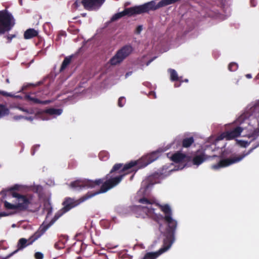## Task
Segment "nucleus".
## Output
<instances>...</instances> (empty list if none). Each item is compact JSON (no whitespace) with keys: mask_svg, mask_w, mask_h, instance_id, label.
Segmentation results:
<instances>
[{"mask_svg":"<svg viewBox=\"0 0 259 259\" xmlns=\"http://www.w3.org/2000/svg\"><path fill=\"white\" fill-rule=\"evenodd\" d=\"M137 161H132L124 165L122 163L115 164L110 172L106 175V178L109 179L101 185L99 190L94 192H88L77 200L71 197L65 198L62 203L63 207L55 213L53 218L47 225L50 228L59 218L73 208L96 195L105 193L117 185L121 181L125 175L134 170L133 168L135 166L137 165Z\"/></svg>","mask_w":259,"mask_h":259,"instance_id":"obj_1","label":"nucleus"},{"mask_svg":"<svg viewBox=\"0 0 259 259\" xmlns=\"http://www.w3.org/2000/svg\"><path fill=\"white\" fill-rule=\"evenodd\" d=\"M19 189V186L16 185L8 190H4L1 192L3 195L6 197H12L15 199L16 205L19 211L27 210L32 201L31 195H22L15 191Z\"/></svg>","mask_w":259,"mask_h":259,"instance_id":"obj_2","label":"nucleus"},{"mask_svg":"<svg viewBox=\"0 0 259 259\" xmlns=\"http://www.w3.org/2000/svg\"><path fill=\"white\" fill-rule=\"evenodd\" d=\"M49 228L47 224L44 223L28 239L24 238H20L17 243V249L12 253L8 254L4 259H8L13 255L17 252L19 250L23 249L24 248L33 244L36 240L40 237Z\"/></svg>","mask_w":259,"mask_h":259,"instance_id":"obj_3","label":"nucleus"},{"mask_svg":"<svg viewBox=\"0 0 259 259\" xmlns=\"http://www.w3.org/2000/svg\"><path fill=\"white\" fill-rule=\"evenodd\" d=\"M15 24V19L7 10L0 11V35L10 31Z\"/></svg>","mask_w":259,"mask_h":259,"instance_id":"obj_4","label":"nucleus"},{"mask_svg":"<svg viewBox=\"0 0 259 259\" xmlns=\"http://www.w3.org/2000/svg\"><path fill=\"white\" fill-rule=\"evenodd\" d=\"M259 146V144L253 148L249 149L246 152H243L242 154L237 156H231L229 158L221 160L218 163L211 165V168L214 170H217L221 168L225 167L230 166L234 163L239 162L242 160L245 156L249 155L252 151Z\"/></svg>","mask_w":259,"mask_h":259,"instance_id":"obj_5","label":"nucleus"},{"mask_svg":"<svg viewBox=\"0 0 259 259\" xmlns=\"http://www.w3.org/2000/svg\"><path fill=\"white\" fill-rule=\"evenodd\" d=\"M109 179V178H107L106 177L105 178L99 179L95 181L90 180H77L72 182L70 184V186L72 188H78L79 189H81L85 187L93 188L97 186H100L101 184L102 185L103 184Z\"/></svg>","mask_w":259,"mask_h":259,"instance_id":"obj_6","label":"nucleus"},{"mask_svg":"<svg viewBox=\"0 0 259 259\" xmlns=\"http://www.w3.org/2000/svg\"><path fill=\"white\" fill-rule=\"evenodd\" d=\"M106 0H76L72 5V8L76 10L81 4L85 10L91 11L99 10Z\"/></svg>","mask_w":259,"mask_h":259,"instance_id":"obj_7","label":"nucleus"},{"mask_svg":"<svg viewBox=\"0 0 259 259\" xmlns=\"http://www.w3.org/2000/svg\"><path fill=\"white\" fill-rule=\"evenodd\" d=\"M133 48L131 45H125L118 50L109 62L111 65H116L122 62L133 52Z\"/></svg>","mask_w":259,"mask_h":259,"instance_id":"obj_8","label":"nucleus"},{"mask_svg":"<svg viewBox=\"0 0 259 259\" xmlns=\"http://www.w3.org/2000/svg\"><path fill=\"white\" fill-rule=\"evenodd\" d=\"M180 0H161L157 4L155 1H151L149 2L145 3L147 12L149 13L150 11H155L160 8L166 6L167 5L175 4Z\"/></svg>","mask_w":259,"mask_h":259,"instance_id":"obj_9","label":"nucleus"},{"mask_svg":"<svg viewBox=\"0 0 259 259\" xmlns=\"http://www.w3.org/2000/svg\"><path fill=\"white\" fill-rule=\"evenodd\" d=\"M121 17L125 16L131 17L135 15L147 13L145 4L138 6L125 8L123 11L119 12Z\"/></svg>","mask_w":259,"mask_h":259,"instance_id":"obj_10","label":"nucleus"},{"mask_svg":"<svg viewBox=\"0 0 259 259\" xmlns=\"http://www.w3.org/2000/svg\"><path fill=\"white\" fill-rule=\"evenodd\" d=\"M243 128L240 126H237L232 130L223 133L219 137V140L226 139L227 140H232L240 136Z\"/></svg>","mask_w":259,"mask_h":259,"instance_id":"obj_11","label":"nucleus"},{"mask_svg":"<svg viewBox=\"0 0 259 259\" xmlns=\"http://www.w3.org/2000/svg\"><path fill=\"white\" fill-rule=\"evenodd\" d=\"M3 203L5 209L9 211V212H7L8 216L14 214L19 212L15 199L12 200V202H8L7 200H3Z\"/></svg>","mask_w":259,"mask_h":259,"instance_id":"obj_12","label":"nucleus"},{"mask_svg":"<svg viewBox=\"0 0 259 259\" xmlns=\"http://www.w3.org/2000/svg\"><path fill=\"white\" fill-rule=\"evenodd\" d=\"M171 160L175 163H183L191 160V157L180 152H177L172 154Z\"/></svg>","mask_w":259,"mask_h":259,"instance_id":"obj_13","label":"nucleus"},{"mask_svg":"<svg viewBox=\"0 0 259 259\" xmlns=\"http://www.w3.org/2000/svg\"><path fill=\"white\" fill-rule=\"evenodd\" d=\"M159 153L158 151H154L143 157L141 159L143 162V166H146L154 161L156 160L159 157Z\"/></svg>","mask_w":259,"mask_h":259,"instance_id":"obj_14","label":"nucleus"},{"mask_svg":"<svg viewBox=\"0 0 259 259\" xmlns=\"http://www.w3.org/2000/svg\"><path fill=\"white\" fill-rule=\"evenodd\" d=\"M207 158V157L204 152L198 150L192 158V163L194 165H199L202 163Z\"/></svg>","mask_w":259,"mask_h":259,"instance_id":"obj_15","label":"nucleus"},{"mask_svg":"<svg viewBox=\"0 0 259 259\" xmlns=\"http://www.w3.org/2000/svg\"><path fill=\"white\" fill-rule=\"evenodd\" d=\"M25 99L30 102H31L33 104H42L46 105L50 103L49 101L45 100L41 101L37 98H36V96L34 94H31L29 95H26L25 96Z\"/></svg>","mask_w":259,"mask_h":259,"instance_id":"obj_16","label":"nucleus"},{"mask_svg":"<svg viewBox=\"0 0 259 259\" xmlns=\"http://www.w3.org/2000/svg\"><path fill=\"white\" fill-rule=\"evenodd\" d=\"M38 32L33 28L27 29L24 33V37L26 39H31L38 35Z\"/></svg>","mask_w":259,"mask_h":259,"instance_id":"obj_17","label":"nucleus"},{"mask_svg":"<svg viewBox=\"0 0 259 259\" xmlns=\"http://www.w3.org/2000/svg\"><path fill=\"white\" fill-rule=\"evenodd\" d=\"M194 142V139L193 137L186 138L182 141V146L184 148L190 147Z\"/></svg>","mask_w":259,"mask_h":259,"instance_id":"obj_18","label":"nucleus"},{"mask_svg":"<svg viewBox=\"0 0 259 259\" xmlns=\"http://www.w3.org/2000/svg\"><path fill=\"white\" fill-rule=\"evenodd\" d=\"M62 112V110L60 109L49 108L45 111V113L50 115H59Z\"/></svg>","mask_w":259,"mask_h":259,"instance_id":"obj_19","label":"nucleus"},{"mask_svg":"<svg viewBox=\"0 0 259 259\" xmlns=\"http://www.w3.org/2000/svg\"><path fill=\"white\" fill-rule=\"evenodd\" d=\"M9 109L5 105L0 104V118L9 115Z\"/></svg>","mask_w":259,"mask_h":259,"instance_id":"obj_20","label":"nucleus"},{"mask_svg":"<svg viewBox=\"0 0 259 259\" xmlns=\"http://www.w3.org/2000/svg\"><path fill=\"white\" fill-rule=\"evenodd\" d=\"M168 72L170 74V79L172 81L180 80V78L179 77L178 73L175 69H169Z\"/></svg>","mask_w":259,"mask_h":259,"instance_id":"obj_21","label":"nucleus"},{"mask_svg":"<svg viewBox=\"0 0 259 259\" xmlns=\"http://www.w3.org/2000/svg\"><path fill=\"white\" fill-rule=\"evenodd\" d=\"M71 60V57H65L62 63V65L60 67V71H63L67 66L70 63Z\"/></svg>","mask_w":259,"mask_h":259,"instance_id":"obj_22","label":"nucleus"},{"mask_svg":"<svg viewBox=\"0 0 259 259\" xmlns=\"http://www.w3.org/2000/svg\"><path fill=\"white\" fill-rule=\"evenodd\" d=\"M99 157L101 160H106L109 157V154L106 151H101L99 154Z\"/></svg>","mask_w":259,"mask_h":259,"instance_id":"obj_23","label":"nucleus"},{"mask_svg":"<svg viewBox=\"0 0 259 259\" xmlns=\"http://www.w3.org/2000/svg\"><path fill=\"white\" fill-rule=\"evenodd\" d=\"M238 67V64L235 62H231L228 65V69L230 71H235L237 70Z\"/></svg>","mask_w":259,"mask_h":259,"instance_id":"obj_24","label":"nucleus"},{"mask_svg":"<svg viewBox=\"0 0 259 259\" xmlns=\"http://www.w3.org/2000/svg\"><path fill=\"white\" fill-rule=\"evenodd\" d=\"M126 102L125 98L124 97H121L118 101V105L120 107H123Z\"/></svg>","mask_w":259,"mask_h":259,"instance_id":"obj_25","label":"nucleus"},{"mask_svg":"<svg viewBox=\"0 0 259 259\" xmlns=\"http://www.w3.org/2000/svg\"><path fill=\"white\" fill-rule=\"evenodd\" d=\"M237 143L239 144L240 146L244 148L247 147L250 144V142H248L247 141L243 140H238L237 141Z\"/></svg>","mask_w":259,"mask_h":259,"instance_id":"obj_26","label":"nucleus"},{"mask_svg":"<svg viewBox=\"0 0 259 259\" xmlns=\"http://www.w3.org/2000/svg\"><path fill=\"white\" fill-rule=\"evenodd\" d=\"M121 18H122L121 15L119 14V13H117L115 14L112 16V17L111 19V20L112 21H116V20L119 19Z\"/></svg>","mask_w":259,"mask_h":259,"instance_id":"obj_27","label":"nucleus"},{"mask_svg":"<svg viewBox=\"0 0 259 259\" xmlns=\"http://www.w3.org/2000/svg\"><path fill=\"white\" fill-rule=\"evenodd\" d=\"M121 18H122L121 15L119 14V13H117L115 14L112 16V17L111 19V20L112 21H116V20L119 19Z\"/></svg>","mask_w":259,"mask_h":259,"instance_id":"obj_28","label":"nucleus"},{"mask_svg":"<svg viewBox=\"0 0 259 259\" xmlns=\"http://www.w3.org/2000/svg\"><path fill=\"white\" fill-rule=\"evenodd\" d=\"M16 37V35L14 34H9L8 35H7L6 37L7 38V40H8V41L7 42L8 43H10L12 41V40L13 38H15Z\"/></svg>","mask_w":259,"mask_h":259,"instance_id":"obj_29","label":"nucleus"},{"mask_svg":"<svg viewBox=\"0 0 259 259\" xmlns=\"http://www.w3.org/2000/svg\"><path fill=\"white\" fill-rule=\"evenodd\" d=\"M35 259H42L44 257V254L40 252H37L34 254Z\"/></svg>","mask_w":259,"mask_h":259,"instance_id":"obj_30","label":"nucleus"},{"mask_svg":"<svg viewBox=\"0 0 259 259\" xmlns=\"http://www.w3.org/2000/svg\"><path fill=\"white\" fill-rule=\"evenodd\" d=\"M0 95H3V96H6V97L11 96V95L9 93H7L5 91H0Z\"/></svg>","mask_w":259,"mask_h":259,"instance_id":"obj_31","label":"nucleus"},{"mask_svg":"<svg viewBox=\"0 0 259 259\" xmlns=\"http://www.w3.org/2000/svg\"><path fill=\"white\" fill-rule=\"evenodd\" d=\"M142 30V26L141 25H139L136 28V32L137 33H140Z\"/></svg>","mask_w":259,"mask_h":259,"instance_id":"obj_32","label":"nucleus"},{"mask_svg":"<svg viewBox=\"0 0 259 259\" xmlns=\"http://www.w3.org/2000/svg\"><path fill=\"white\" fill-rule=\"evenodd\" d=\"M259 135V130H255L252 133V137L257 136Z\"/></svg>","mask_w":259,"mask_h":259,"instance_id":"obj_33","label":"nucleus"},{"mask_svg":"<svg viewBox=\"0 0 259 259\" xmlns=\"http://www.w3.org/2000/svg\"><path fill=\"white\" fill-rule=\"evenodd\" d=\"M47 217L51 214L52 213V208L51 207H50L49 208H48L47 209Z\"/></svg>","mask_w":259,"mask_h":259,"instance_id":"obj_34","label":"nucleus"},{"mask_svg":"<svg viewBox=\"0 0 259 259\" xmlns=\"http://www.w3.org/2000/svg\"><path fill=\"white\" fill-rule=\"evenodd\" d=\"M179 81H180V83H176L175 84V87H176V88H177V87H179L181 85V83L183 82V80H181L180 79V80H179Z\"/></svg>","mask_w":259,"mask_h":259,"instance_id":"obj_35","label":"nucleus"},{"mask_svg":"<svg viewBox=\"0 0 259 259\" xmlns=\"http://www.w3.org/2000/svg\"><path fill=\"white\" fill-rule=\"evenodd\" d=\"M254 0H250V4L252 7H255L256 6V4H254Z\"/></svg>","mask_w":259,"mask_h":259,"instance_id":"obj_36","label":"nucleus"},{"mask_svg":"<svg viewBox=\"0 0 259 259\" xmlns=\"http://www.w3.org/2000/svg\"><path fill=\"white\" fill-rule=\"evenodd\" d=\"M245 76L247 78H251L252 77V76L250 74H247Z\"/></svg>","mask_w":259,"mask_h":259,"instance_id":"obj_37","label":"nucleus"},{"mask_svg":"<svg viewBox=\"0 0 259 259\" xmlns=\"http://www.w3.org/2000/svg\"><path fill=\"white\" fill-rule=\"evenodd\" d=\"M21 110L23 111H24V112H28V110L27 109H25L23 108H20Z\"/></svg>","mask_w":259,"mask_h":259,"instance_id":"obj_38","label":"nucleus"},{"mask_svg":"<svg viewBox=\"0 0 259 259\" xmlns=\"http://www.w3.org/2000/svg\"><path fill=\"white\" fill-rule=\"evenodd\" d=\"M6 81L7 83H10V80L8 78H7L6 80Z\"/></svg>","mask_w":259,"mask_h":259,"instance_id":"obj_39","label":"nucleus"},{"mask_svg":"<svg viewBox=\"0 0 259 259\" xmlns=\"http://www.w3.org/2000/svg\"><path fill=\"white\" fill-rule=\"evenodd\" d=\"M255 78L256 79H259V73L256 75Z\"/></svg>","mask_w":259,"mask_h":259,"instance_id":"obj_40","label":"nucleus"},{"mask_svg":"<svg viewBox=\"0 0 259 259\" xmlns=\"http://www.w3.org/2000/svg\"><path fill=\"white\" fill-rule=\"evenodd\" d=\"M19 3H20V4L21 5H22V0H19Z\"/></svg>","mask_w":259,"mask_h":259,"instance_id":"obj_41","label":"nucleus"},{"mask_svg":"<svg viewBox=\"0 0 259 259\" xmlns=\"http://www.w3.org/2000/svg\"><path fill=\"white\" fill-rule=\"evenodd\" d=\"M152 60H150L148 61V62L147 63V65H148L150 62H151Z\"/></svg>","mask_w":259,"mask_h":259,"instance_id":"obj_42","label":"nucleus"},{"mask_svg":"<svg viewBox=\"0 0 259 259\" xmlns=\"http://www.w3.org/2000/svg\"><path fill=\"white\" fill-rule=\"evenodd\" d=\"M184 81H185V82H188V80L187 79H185V80H184Z\"/></svg>","mask_w":259,"mask_h":259,"instance_id":"obj_43","label":"nucleus"},{"mask_svg":"<svg viewBox=\"0 0 259 259\" xmlns=\"http://www.w3.org/2000/svg\"><path fill=\"white\" fill-rule=\"evenodd\" d=\"M28 119H29L30 120H32V118H31V117L28 118Z\"/></svg>","mask_w":259,"mask_h":259,"instance_id":"obj_44","label":"nucleus"},{"mask_svg":"<svg viewBox=\"0 0 259 259\" xmlns=\"http://www.w3.org/2000/svg\"><path fill=\"white\" fill-rule=\"evenodd\" d=\"M129 73H126V76H127L128 75Z\"/></svg>","mask_w":259,"mask_h":259,"instance_id":"obj_45","label":"nucleus"},{"mask_svg":"<svg viewBox=\"0 0 259 259\" xmlns=\"http://www.w3.org/2000/svg\"><path fill=\"white\" fill-rule=\"evenodd\" d=\"M134 177V175L132 176V177H131V179H132Z\"/></svg>","mask_w":259,"mask_h":259,"instance_id":"obj_46","label":"nucleus"},{"mask_svg":"<svg viewBox=\"0 0 259 259\" xmlns=\"http://www.w3.org/2000/svg\"><path fill=\"white\" fill-rule=\"evenodd\" d=\"M156 243H157V241H155V242H154V244H156Z\"/></svg>","mask_w":259,"mask_h":259,"instance_id":"obj_47","label":"nucleus"}]
</instances>
